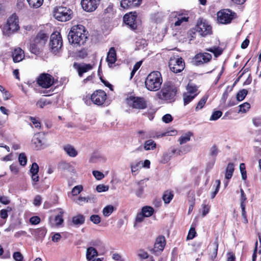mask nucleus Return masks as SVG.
<instances>
[{
  "instance_id": "1",
  "label": "nucleus",
  "mask_w": 261,
  "mask_h": 261,
  "mask_svg": "<svg viewBox=\"0 0 261 261\" xmlns=\"http://www.w3.org/2000/svg\"><path fill=\"white\" fill-rule=\"evenodd\" d=\"M68 39L69 43L75 47L84 45L88 39L85 27L81 24L73 25L68 33Z\"/></svg>"
},
{
  "instance_id": "2",
  "label": "nucleus",
  "mask_w": 261,
  "mask_h": 261,
  "mask_svg": "<svg viewBox=\"0 0 261 261\" xmlns=\"http://www.w3.org/2000/svg\"><path fill=\"white\" fill-rule=\"evenodd\" d=\"M163 79L161 73L158 71L151 72L147 76L145 84L150 91H156L161 88Z\"/></svg>"
},
{
  "instance_id": "3",
  "label": "nucleus",
  "mask_w": 261,
  "mask_h": 261,
  "mask_svg": "<svg viewBox=\"0 0 261 261\" xmlns=\"http://www.w3.org/2000/svg\"><path fill=\"white\" fill-rule=\"evenodd\" d=\"M53 15L57 20L65 22L70 20L72 18L73 12L69 8L59 6L54 8Z\"/></svg>"
},
{
  "instance_id": "4",
  "label": "nucleus",
  "mask_w": 261,
  "mask_h": 261,
  "mask_svg": "<svg viewBox=\"0 0 261 261\" xmlns=\"http://www.w3.org/2000/svg\"><path fill=\"white\" fill-rule=\"evenodd\" d=\"M19 28L18 18L15 14H13L8 19L6 24L4 25L3 33L9 35L17 31Z\"/></svg>"
},
{
  "instance_id": "5",
  "label": "nucleus",
  "mask_w": 261,
  "mask_h": 261,
  "mask_svg": "<svg viewBox=\"0 0 261 261\" xmlns=\"http://www.w3.org/2000/svg\"><path fill=\"white\" fill-rule=\"evenodd\" d=\"M177 92L176 88L173 86L163 87L161 90L159 97L160 99L166 100L168 102H172L175 100V95Z\"/></svg>"
},
{
  "instance_id": "6",
  "label": "nucleus",
  "mask_w": 261,
  "mask_h": 261,
  "mask_svg": "<svg viewBox=\"0 0 261 261\" xmlns=\"http://www.w3.org/2000/svg\"><path fill=\"white\" fill-rule=\"evenodd\" d=\"M63 45L61 36L59 33H53L50 36L49 46L53 53L56 54L59 51Z\"/></svg>"
},
{
  "instance_id": "7",
  "label": "nucleus",
  "mask_w": 261,
  "mask_h": 261,
  "mask_svg": "<svg viewBox=\"0 0 261 261\" xmlns=\"http://www.w3.org/2000/svg\"><path fill=\"white\" fill-rule=\"evenodd\" d=\"M169 67L174 73H179L182 71L185 68V63L181 57H171L169 62Z\"/></svg>"
},
{
  "instance_id": "8",
  "label": "nucleus",
  "mask_w": 261,
  "mask_h": 261,
  "mask_svg": "<svg viewBox=\"0 0 261 261\" xmlns=\"http://www.w3.org/2000/svg\"><path fill=\"white\" fill-rule=\"evenodd\" d=\"M37 83L39 86L46 89L53 85L55 83V79L50 74L43 73L38 77Z\"/></svg>"
},
{
  "instance_id": "9",
  "label": "nucleus",
  "mask_w": 261,
  "mask_h": 261,
  "mask_svg": "<svg viewBox=\"0 0 261 261\" xmlns=\"http://www.w3.org/2000/svg\"><path fill=\"white\" fill-rule=\"evenodd\" d=\"M128 105L133 109H144L147 107V102L143 97L130 96L128 99Z\"/></svg>"
},
{
  "instance_id": "10",
  "label": "nucleus",
  "mask_w": 261,
  "mask_h": 261,
  "mask_svg": "<svg viewBox=\"0 0 261 261\" xmlns=\"http://www.w3.org/2000/svg\"><path fill=\"white\" fill-rule=\"evenodd\" d=\"M165 245L166 240L165 237L163 236H159L156 238L155 240L154 247L149 249V250L155 255L158 256L161 254Z\"/></svg>"
},
{
  "instance_id": "11",
  "label": "nucleus",
  "mask_w": 261,
  "mask_h": 261,
  "mask_svg": "<svg viewBox=\"0 0 261 261\" xmlns=\"http://www.w3.org/2000/svg\"><path fill=\"white\" fill-rule=\"evenodd\" d=\"M234 14L228 9L221 10L217 13L218 21L222 24L229 23L233 18Z\"/></svg>"
},
{
  "instance_id": "12",
  "label": "nucleus",
  "mask_w": 261,
  "mask_h": 261,
  "mask_svg": "<svg viewBox=\"0 0 261 261\" xmlns=\"http://www.w3.org/2000/svg\"><path fill=\"white\" fill-rule=\"evenodd\" d=\"M212 58V56L207 53L197 54L193 58V62L195 65L199 66L208 63Z\"/></svg>"
},
{
  "instance_id": "13",
  "label": "nucleus",
  "mask_w": 261,
  "mask_h": 261,
  "mask_svg": "<svg viewBox=\"0 0 261 261\" xmlns=\"http://www.w3.org/2000/svg\"><path fill=\"white\" fill-rule=\"evenodd\" d=\"M195 30L202 36H205L210 34L212 32V28L210 25L206 21H203L202 20H198Z\"/></svg>"
},
{
  "instance_id": "14",
  "label": "nucleus",
  "mask_w": 261,
  "mask_h": 261,
  "mask_svg": "<svg viewBox=\"0 0 261 261\" xmlns=\"http://www.w3.org/2000/svg\"><path fill=\"white\" fill-rule=\"evenodd\" d=\"M185 13L181 12H174L171 13V17L174 27L179 26L183 22H186L188 21L189 17Z\"/></svg>"
},
{
  "instance_id": "15",
  "label": "nucleus",
  "mask_w": 261,
  "mask_h": 261,
  "mask_svg": "<svg viewBox=\"0 0 261 261\" xmlns=\"http://www.w3.org/2000/svg\"><path fill=\"white\" fill-rule=\"evenodd\" d=\"M107 95L105 91L99 90L94 92L91 96L92 101L95 105H102L106 99Z\"/></svg>"
},
{
  "instance_id": "16",
  "label": "nucleus",
  "mask_w": 261,
  "mask_h": 261,
  "mask_svg": "<svg viewBox=\"0 0 261 261\" xmlns=\"http://www.w3.org/2000/svg\"><path fill=\"white\" fill-rule=\"evenodd\" d=\"M99 0H82L81 5L83 9L87 12H93L97 8Z\"/></svg>"
},
{
  "instance_id": "17",
  "label": "nucleus",
  "mask_w": 261,
  "mask_h": 261,
  "mask_svg": "<svg viewBox=\"0 0 261 261\" xmlns=\"http://www.w3.org/2000/svg\"><path fill=\"white\" fill-rule=\"evenodd\" d=\"M137 13H130L128 14H125L123 17L124 22L129 25L130 28L135 30L137 28L136 24V19H137Z\"/></svg>"
},
{
  "instance_id": "18",
  "label": "nucleus",
  "mask_w": 261,
  "mask_h": 261,
  "mask_svg": "<svg viewBox=\"0 0 261 261\" xmlns=\"http://www.w3.org/2000/svg\"><path fill=\"white\" fill-rule=\"evenodd\" d=\"M141 0H120V6L125 9L140 5Z\"/></svg>"
},
{
  "instance_id": "19",
  "label": "nucleus",
  "mask_w": 261,
  "mask_h": 261,
  "mask_svg": "<svg viewBox=\"0 0 261 261\" xmlns=\"http://www.w3.org/2000/svg\"><path fill=\"white\" fill-rule=\"evenodd\" d=\"M12 58L14 63L21 61L24 58V51L20 47L15 48L12 53Z\"/></svg>"
},
{
  "instance_id": "20",
  "label": "nucleus",
  "mask_w": 261,
  "mask_h": 261,
  "mask_svg": "<svg viewBox=\"0 0 261 261\" xmlns=\"http://www.w3.org/2000/svg\"><path fill=\"white\" fill-rule=\"evenodd\" d=\"M47 35L43 32H39L35 37L33 42L43 47L47 40Z\"/></svg>"
},
{
  "instance_id": "21",
  "label": "nucleus",
  "mask_w": 261,
  "mask_h": 261,
  "mask_svg": "<svg viewBox=\"0 0 261 261\" xmlns=\"http://www.w3.org/2000/svg\"><path fill=\"white\" fill-rule=\"evenodd\" d=\"M96 201V197L93 195H90L87 197L79 196L75 201V202L80 205H83L85 203H94Z\"/></svg>"
},
{
  "instance_id": "22",
  "label": "nucleus",
  "mask_w": 261,
  "mask_h": 261,
  "mask_svg": "<svg viewBox=\"0 0 261 261\" xmlns=\"http://www.w3.org/2000/svg\"><path fill=\"white\" fill-rule=\"evenodd\" d=\"M63 213L60 212V214L57 215L54 218L52 217L49 218V223L51 226H58L64 221L63 219Z\"/></svg>"
},
{
  "instance_id": "23",
  "label": "nucleus",
  "mask_w": 261,
  "mask_h": 261,
  "mask_svg": "<svg viewBox=\"0 0 261 261\" xmlns=\"http://www.w3.org/2000/svg\"><path fill=\"white\" fill-rule=\"evenodd\" d=\"M98 255V252L95 248L93 247H89L87 248L86 252L87 261H91L95 257H96Z\"/></svg>"
},
{
  "instance_id": "24",
  "label": "nucleus",
  "mask_w": 261,
  "mask_h": 261,
  "mask_svg": "<svg viewBox=\"0 0 261 261\" xmlns=\"http://www.w3.org/2000/svg\"><path fill=\"white\" fill-rule=\"evenodd\" d=\"M116 61V53L114 47H111L107 55V61L109 65L113 64Z\"/></svg>"
},
{
  "instance_id": "25",
  "label": "nucleus",
  "mask_w": 261,
  "mask_h": 261,
  "mask_svg": "<svg viewBox=\"0 0 261 261\" xmlns=\"http://www.w3.org/2000/svg\"><path fill=\"white\" fill-rule=\"evenodd\" d=\"M208 247L209 250V255L213 259L215 258L217 255L218 248V242L217 239H216L213 243L210 244Z\"/></svg>"
},
{
  "instance_id": "26",
  "label": "nucleus",
  "mask_w": 261,
  "mask_h": 261,
  "mask_svg": "<svg viewBox=\"0 0 261 261\" xmlns=\"http://www.w3.org/2000/svg\"><path fill=\"white\" fill-rule=\"evenodd\" d=\"M63 149L66 154L70 157H75L77 154V151L75 148L70 145L66 144L63 146Z\"/></svg>"
},
{
  "instance_id": "27",
  "label": "nucleus",
  "mask_w": 261,
  "mask_h": 261,
  "mask_svg": "<svg viewBox=\"0 0 261 261\" xmlns=\"http://www.w3.org/2000/svg\"><path fill=\"white\" fill-rule=\"evenodd\" d=\"M85 217L82 214H78L72 217V222L75 225H81L84 223Z\"/></svg>"
},
{
  "instance_id": "28",
  "label": "nucleus",
  "mask_w": 261,
  "mask_h": 261,
  "mask_svg": "<svg viewBox=\"0 0 261 261\" xmlns=\"http://www.w3.org/2000/svg\"><path fill=\"white\" fill-rule=\"evenodd\" d=\"M234 172V165L233 163H229L225 169V177L227 179L231 178Z\"/></svg>"
},
{
  "instance_id": "29",
  "label": "nucleus",
  "mask_w": 261,
  "mask_h": 261,
  "mask_svg": "<svg viewBox=\"0 0 261 261\" xmlns=\"http://www.w3.org/2000/svg\"><path fill=\"white\" fill-rule=\"evenodd\" d=\"M46 231L44 228H40L34 230L33 234L38 240L42 239L45 236Z\"/></svg>"
},
{
  "instance_id": "30",
  "label": "nucleus",
  "mask_w": 261,
  "mask_h": 261,
  "mask_svg": "<svg viewBox=\"0 0 261 261\" xmlns=\"http://www.w3.org/2000/svg\"><path fill=\"white\" fill-rule=\"evenodd\" d=\"M92 69V66L91 64H84L80 66L78 68V73L80 76H82L83 74Z\"/></svg>"
},
{
  "instance_id": "31",
  "label": "nucleus",
  "mask_w": 261,
  "mask_h": 261,
  "mask_svg": "<svg viewBox=\"0 0 261 261\" xmlns=\"http://www.w3.org/2000/svg\"><path fill=\"white\" fill-rule=\"evenodd\" d=\"M32 142L35 145L37 149H40L43 145L42 140L40 138L39 134H37L34 135Z\"/></svg>"
},
{
  "instance_id": "32",
  "label": "nucleus",
  "mask_w": 261,
  "mask_h": 261,
  "mask_svg": "<svg viewBox=\"0 0 261 261\" xmlns=\"http://www.w3.org/2000/svg\"><path fill=\"white\" fill-rule=\"evenodd\" d=\"M154 212V209L149 206H145L142 207L141 213L145 217L151 216Z\"/></svg>"
},
{
  "instance_id": "33",
  "label": "nucleus",
  "mask_w": 261,
  "mask_h": 261,
  "mask_svg": "<svg viewBox=\"0 0 261 261\" xmlns=\"http://www.w3.org/2000/svg\"><path fill=\"white\" fill-rule=\"evenodd\" d=\"M187 93H189V94H191L192 95L197 94V95L198 94V87L194 84L189 83L187 87Z\"/></svg>"
},
{
  "instance_id": "34",
  "label": "nucleus",
  "mask_w": 261,
  "mask_h": 261,
  "mask_svg": "<svg viewBox=\"0 0 261 261\" xmlns=\"http://www.w3.org/2000/svg\"><path fill=\"white\" fill-rule=\"evenodd\" d=\"M192 133L188 132L187 133L182 135L178 139V142L180 144H182L187 143L190 140L191 137L192 136Z\"/></svg>"
},
{
  "instance_id": "35",
  "label": "nucleus",
  "mask_w": 261,
  "mask_h": 261,
  "mask_svg": "<svg viewBox=\"0 0 261 261\" xmlns=\"http://www.w3.org/2000/svg\"><path fill=\"white\" fill-rule=\"evenodd\" d=\"M196 96L197 94H194V95L189 94V93H186L184 94L183 99L184 105L186 106Z\"/></svg>"
},
{
  "instance_id": "36",
  "label": "nucleus",
  "mask_w": 261,
  "mask_h": 261,
  "mask_svg": "<svg viewBox=\"0 0 261 261\" xmlns=\"http://www.w3.org/2000/svg\"><path fill=\"white\" fill-rule=\"evenodd\" d=\"M156 147L155 143L152 140H148L145 142L144 148L146 150H153Z\"/></svg>"
},
{
  "instance_id": "37",
  "label": "nucleus",
  "mask_w": 261,
  "mask_h": 261,
  "mask_svg": "<svg viewBox=\"0 0 261 261\" xmlns=\"http://www.w3.org/2000/svg\"><path fill=\"white\" fill-rule=\"evenodd\" d=\"M30 7L34 8L40 7L43 4V0H27Z\"/></svg>"
},
{
  "instance_id": "38",
  "label": "nucleus",
  "mask_w": 261,
  "mask_h": 261,
  "mask_svg": "<svg viewBox=\"0 0 261 261\" xmlns=\"http://www.w3.org/2000/svg\"><path fill=\"white\" fill-rule=\"evenodd\" d=\"M41 47H42L39 46V45L37 44L34 42H32L30 45V50L32 53L37 55L39 53L40 49Z\"/></svg>"
},
{
  "instance_id": "39",
  "label": "nucleus",
  "mask_w": 261,
  "mask_h": 261,
  "mask_svg": "<svg viewBox=\"0 0 261 261\" xmlns=\"http://www.w3.org/2000/svg\"><path fill=\"white\" fill-rule=\"evenodd\" d=\"M207 98H208V96L204 95L200 99V100L198 102L197 106L195 108V110L196 111H198L199 110L201 109L204 107V106L205 105V104L207 101Z\"/></svg>"
},
{
  "instance_id": "40",
  "label": "nucleus",
  "mask_w": 261,
  "mask_h": 261,
  "mask_svg": "<svg viewBox=\"0 0 261 261\" xmlns=\"http://www.w3.org/2000/svg\"><path fill=\"white\" fill-rule=\"evenodd\" d=\"M173 197V194L171 192L167 191L165 192L163 196V199L165 203H169L172 199Z\"/></svg>"
},
{
  "instance_id": "41",
  "label": "nucleus",
  "mask_w": 261,
  "mask_h": 261,
  "mask_svg": "<svg viewBox=\"0 0 261 261\" xmlns=\"http://www.w3.org/2000/svg\"><path fill=\"white\" fill-rule=\"evenodd\" d=\"M104 13L109 17H112L115 13V11L113 9V5L109 4L108 6L104 10Z\"/></svg>"
},
{
  "instance_id": "42",
  "label": "nucleus",
  "mask_w": 261,
  "mask_h": 261,
  "mask_svg": "<svg viewBox=\"0 0 261 261\" xmlns=\"http://www.w3.org/2000/svg\"><path fill=\"white\" fill-rule=\"evenodd\" d=\"M51 102L45 98L40 99L36 103V106L40 108H43L45 106L49 105Z\"/></svg>"
},
{
  "instance_id": "43",
  "label": "nucleus",
  "mask_w": 261,
  "mask_h": 261,
  "mask_svg": "<svg viewBox=\"0 0 261 261\" xmlns=\"http://www.w3.org/2000/svg\"><path fill=\"white\" fill-rule=\"evenodd\" d=\"M113 211H114L113 206H112L111 205H107L103 210V211H102L103 215L105 217H108L112 213Z\"/></svg>"
},
{
  "instance_id": "44",
  "label": "nucleus",
  "mask_w": 261,
  "mask_h": 261,
  "mask_svg": "<svg viewBox=\"0 0 261 261\" xmlns=\"http://www.w3.org/2000/svg\"><path fill=\"white\" fill-rule=\"evenodd\" d=\"M247 93H248V91L246 89H243L242 90H240L237 93V97H236L237 99L240 101L243 100L245 98L246 96L247 95Z\"/></svg>"
},
{
  "instance_id": "45",
  "label": "nucleus",
  "mask_w": 261,
  "mask_h": 261,
  "mask_svg": "<svg viewBox=\"0 0 261 261\" xmlns=\"http://www.w3.org/2000/svg\"><path fill=\"white\" fill-rule=\"evenodd\" d=\"M206 50L208 51L213 53L216 57L220 56L222 53V50L219 47H212L206 48Z\"/></svg>"
},
{
  "instance_id": "46",
  "label": "nucleus",
  "mask_w": 261,
  "mask_h": 261,
  "mask_svg": "<svg viewBox=\"0 0 261 261\" xmlns=\"http://www.w3.org/2000/svg\"><path fill=\"white\" fill-rule=\"evenodd\" d=\"M164 16L162 13L158 12L155 14H154L151 16V19L154 21L155 22H160L163 19Z\"/></svg>"
},
{
  "instance_id": "47",
  "label": "nucleus",
  "mask_w": 261,
  "mask_h": 261,
  "mask_svg": "<svg viewBox=\"0 0 261 261\" xmlns=\"http://www.w3.org/2000/svg\"><path fill=\"white\" fill-rule=\"evenodd\" d=\"M136 45L138 49H142L147 45V43L145 40L140 39L136 42Z\"/></svg>"
},
{
  "instance_id": "48",
  "label": "nucleus",
  "mask_w": 261,
  "mask_h": 261,
  "mask_svg": "<svg viewBox=\"0 0 261 261\" xmlns=\"http://www.w3.org/2000/svg\"><path fill=\"white\" fill-rule=\"evenodd\" d=\"M18 161L20 165L24 166L27 164V158L24 153H21L18 156Z\"/></svg>"
},
{
  "instance_id": "49",
  "label": "nucleus",
  "mask_w": 261,
  "mask_h": 261,
  "mask_svg": "<svg viewBox=\"0 0 261 261\" xmlns=\"http://www.w3.org/2000/svg\"><path fill=\"white\" fill-rule=\"evenodd\" d=\"M191 150V147L190 146H186L182 147V150H179L177 151L175 149H173L172 151V153H176L178 155H180L181 153H186V152H188L190 151Z\"/></svg>"
},
{
  "instance_id": "50",
  "label": "nucleus",
  "mask_w": 261,
  "mask_h": 261,
  "mask_svg": "<svg viewBox=\"0 0 261 261\" xmlns=\"http://www.w3.org/2000/svg\"><path fill=\"white\" fill-rule=\"evenodd\" d=\"M210 209V206L205 203L204 201L201 205V212L202 217H204L208 213Z\"/></svg>"
},
{
  "instance_id": "51",
  "label": "nucleus",
  "mask_w": 261,
  "mask_h": 261,
  "mask_svg": "<svg viewBox=\"0 0 261 261\" xmlns=\"http://www.w3.org/2000/svg\"><path fill=\"white\" fill-rule=\"evenodd\" d=\"M222 115V112L221 111H216L214 112L210 118V120L215 121L219 119Z\"/></svg>"
},
{
  "instance_id": "52",
  "label": "nucleus",
  "mask_w": 261,
  "mask_h": 261,
  "mask_svg": "<svg viewBox=\"0 0 261 261\" xmlns=\"http://www.w3.org/2000/svg\"><path fill=\"white\" fill-rule=\"evenodd\" d=\"M240 206L246 205V201L247 200L246 196L242 189H240Z\"/></svg>"
},
{
  "instance_id": "53",
  "label": "nucleus",
  "mask_w": 261,
  "mask_h": 261,
  "mask_svg": "<svg viewBox=\"0 0 261 261\" xmlns=\"http://www.w3.org/2000/svg\"><path fill=\"white\" fill-rule=\"evenodd\" d=\"M83 190V186L81 185H78L75 186L71 191L72 195L76 196L81 193Z\"/></svg>"
},
{
  "instance_id": "54",
  "label": "nucleus",
  "mask_w": 261,
  "mask_h": 261,
  "mask_svg": "<svg viewBox=\"0 0 261 261\" xmlns=\"http://www.w3.org/2000/svg\"><path fill=\"white\" fill-rule=\"evenodd\" d=\"M240 110L239 112H241L243 113H245L247 111H248L250 108V105L248 102H244V103L239 106Z\"/></svg>"
},
{
  "instance_id": "55",
  "label": "nucleus",
  "mask_w": 261,
  "mask_h": 261,
  "mask_svg": "<svg viewBox=\"0 0 261 261\" xmlns=\"http://www.w3.org/2000/svg\"><path fill=\"white\" fill-rule=\"evenodd\" d=\"M141 162H139L135 163H133L130 165L131 170L133 173L137 171L139 169L141 168Z\"/></svg>"
},
{
  "instance_id": "56",
  "label": "nucleus",
  "mask_w": 261,
  "mask_h": 261,
  "mask_svg": "<svg viewBox=\"0 0 261 261\" xmlns=\"http://www.w3.org/2000/svg\"><path fill=\"white\" fill-rule=\"evenodd\" d=\"M138 255L141 259H147L149 257L148 253L144 250L140 249L138 252Z\"/></svg>"
},
{
  "instance_id": "57",
  "label": "nucleus",
  "mask_w": 261,
  "mask_h": 261,
  "mask_svg": "<svg viewBox=\"0 0 261 261\" xmlns=\"http://www.w3.org/2000/svg\"><path fill=\"white\" fill-rule=\"evenodd\" d=\"M109 189V187L108 186L104 185L103 184H100L97 186L96 187V191L97 192L100 193L102 192H106Z\"/></svg>"
},
{
  "instance_id": "58",
  "label": "nucleus",
  "mask_w": 261,
  "mask_h": 261,
  "mask_svg": "<svg viewBox=\"0 0 261 261\" xmlns=\"http://www.w3.org/2000/svg\"><path fill=\"white\" fill-rule=\"evenodd\" d=\"M142 64L141 61L137 62L134 66L133 69L130 73V79H132L134 75L136 72L139 69Z\"/></svg>"
},
{
  "instance_id": "59",
  "label": "nucleus",
  "mask_w": 261,
  "mask_h": 261,
  "mask_svg": "<svg viewBox=\"0 0 261 261\" xmlns=\"http://www.w3.org/2000/svg\"><path fill=\"white\" fill-rule=\"evenodd\" d=\"M90 220L95 224H99L101 221L100 217L97 215H93L91 216Z\"/></svg>"
},
{
  "instance_id": "60",
  "label": "nucleus",
  "mask_w": 261,
  "mask_h": 261,
  "mask_svg": "<svg viewBox=\"0 0 261 261\" xmlns=\"http://www.w3.org/2000/svg\"><path fill=\"white\" fill-rule=\"evenodd\" d=\"M92 174L97 180H101L104 177V174L102 172L97 170L93 171Z\"/></svg>"
},
{
  "instance_id": "61",
  "label": "nucleus",
  "mask_w": 261,
  "mask_h": 261,
  "mask_svg": "<svg viewBox=\"0 0 261 261\" xmlns=\"http://www.w3.org/2000/svg\"><path fill=\"white\" fill-rule=\"evenodd\" d=\"M38 171L39 167L38 164L36 163H33L30 169V172L31 174L38 173Z\"/></svg>"
},
{
  "instance_id": "62",
  "label": "nucleus",
  "mask_w": 261,
  "mask_h": 261,
  "mask_svg": "<svg viewBox=\"0 0 261 261\" xmlns=\"http://www.w3.org/2000/svg\"><path fill=\"white\" fill-rule=\"evenodd\" d=\"M145 217L144 215L141 212L140 213L137 214L136 217V224L137 223H140L144 221V218Z\"/></svg>"
},
{
  "instance_id": "63",
  "label": "nucleus",
  "mask_w": 261,
  "mask_h": 261,
  "mask_svg": "<svg viewBox=\"0 0 261 261\" xmlns=\"http://www.w3.org/2000/svg\"><path fill=\"white\" fill-rule=\"evenodd\" d=\"M13 258L16 261H22L23 259V256L21 253L19 252H15L14 253L13 255Z\"/></svg>"
},
{
  "instance_id": "64",
  "label": "nucleus",
  "mask_w": 261,
  "mask_h": 261,
  "mask_svg": "<svg viewBox=\"0 0 261 261\" xmlns=\"http://www.w3.org/2000/svg\"><path fill=\"white\" fill-rule=\"evenodd\" d=\"M172 119L173 118L172 116L169 114H167L162 117L163 121L166 123L170 122L172 121Z\"/></svg>"
}]
</instances>
